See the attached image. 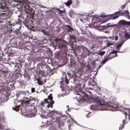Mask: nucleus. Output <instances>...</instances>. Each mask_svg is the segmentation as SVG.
Returning <instances> with one entry per match:
<instances>
[{
  "label": "nucleus",
  "mask_w": 130,
  "mask_h": 130,
  "mask_svg": "<svg viewBox=\"0 0 130 130\" xmlns=\"http://www.w3.org/2000/svg\"><path fill=\"white\" fill-rule=\"evenodd\" d=\"M78 85L74 89V93L77 95H79L80 100L83 101L87 100L90 103L94 102L96 103L95 105H92L90 108L92 110H107L109 109L113 111L118 110V104L116 102H106L103 99L98 97L94 99L93 98H89L88 95L82 89L79 88L80 87H84L85 84L83 83H79Z\"/></svg>",
  "instance_id": "nucleus-1"
},
{
  "label": "nucleus",
  "mask_w": 130,
  "mask_h": 130,
  "mask_svg": "<svg viewBox=\"0 0 130 130\" xmlns=\"http://www.w3.org/2000/svg\"><path fill=\"white\" fill-rule=\"evenodd\" d=\"M58 111L53 110L50 111L48 113V115H50L48 116V117L52 119L51 121V123H50V122H48V121H47V124H45L44 125L46 126H49L50 128L49 130L53 129L56 130L59 127V126L58 125L59 124H60V118L62 117H64L65 116L64 115L62 116V114L60 113V116H59V115H58V116L55 117L54 113L58 114Z\"/></svg>",
  "instance_id": "nucleus-2"
},
{
  "label": "nucleus",
  "mask_w": 130,
  "mask_h": 130,
  "mask_svg": "<svg viewBox=\"0 0 130 130\" xmlns=\"http://www.w3.org/2000/svg\"><path fill=\"white\" fill-rule=\"evenodd\" d=\"M55 40L57 45L61 51L56 52L54 54V57H67L66 51L68 50L67 42L61 39H56Z\"/></svg>",
  "instance_id": "nucleus-3"
},
{
  "label": "nucleus",
  "mask_w": 130,
  "mask_h": 130,
  "mask_svg": "<svg viewBox=\"0 0 130 130\" xmlns=\"http://www.w3.org/2000/svg\"><path fill=\"white\" fill-rule=\"evenodd\" d=\"M53 98L52 94H50L48 96V98L44 99V101L41 102L40 103L39 108H41L42 107H43L46 106L47 108L51 107L52 108L53 105L54 104V102L52 101Z\"/></svg>",
  "instance_id": "nucleus-4"
},
{
  "label": "nucleus",
  "mask_w": 130,
  "mask_h": 130,
  "mask_svg": "<svg viewBox=\"0 0 130 130\" xmlns=\"http://www.w3.org/2000/svg\"><path fill=\"white\" fill-rule=\"evenodd\" d=\"M0 8H1V10L2 12V14H3L4 16H9V15L10 14L9 10L5 6V4L4 3H1Z\"/></svg>",
  "instance_id": "nucleus-5"
},
{
  "label": "nucleus",
  "mask_w": 130,
  "mask_h": 130,
  "mask_svg": "<svg viewBox=\"0 0 130 130\" xmlns=\"http://www.w3.org/2000/svg\"><path fill=\"white\" fill-rule=\"evenodd\" d=\"M25 25L28 28H35L36 27L33 23V21L30 19H26L23 22Z\"/></svg>",
  "instance_id": "nucleus-6"
},
{
  "label": "nucleus",
  "mask_w": 130,
  "mask_h": 130,
  "mask_svg": "<svg viewBox=\"0 0 130 130\" xmlns=\"http://www.w3.org/2000/svg\"><path fill=\"white\" fill-rule=\"evenodd\" d=\"M120 110L123 114H125L126 117L128 116L129 119L130 120V109L126 108H122Z\"/></svg>",
  "instance_id": "nucleus-7"
},
{
  "label": "nucleus",
  "mask_w": 130,
  "mask_h": 130,
  "mask_svg": "<svg viewBox=\"0 0 130 130\" xmlns=\"http://www.w3.org/2000/svg\"><path fill=\"white\" fill-rule=\"evenodd\" d=\"M33 54L35 56H37V57H40L42 56V54H45L43 50L42 49H39L37 50V51H35Z\"/></svg>",
  "instance_id": "nucleus-8"
},
{
  "label": "nucleus",
  "mask_w": 130,
  "mask_h": 130,
  "mask_svg": "<svg viewBox=\"0 0 130 130\" xmlns=\"http://www.w3.org/2000/svg\"><path fill=\"white\" fill-rule=\"evenodd\" d=\"M25 9L26 10V12L28 13H32V9L31 7H29V4H26L24 5H23Z\"/></svg>",
  "instance_id": "nucleus-9"
},
{
  "label": "nucleus",
  "mask_w": 130,
  "mask_h": 130,
  "mask_svg": "<svg viewBox=\"0 0 130 130\" xmlns=\"http://www.w3.org/2000/svg\"><path fill=\"white\" fill-rule=\"evenodd\" d=\"M24 102L25 103V105L26 106L28 105L29 106L30 105L31 106H32L33 104H34L35 102L34 101L32 100L31 99L29 100H24Z\"/></svg>",
  "instance_id": "nucleus-10"
},
{
  "label": "nucleus",
  "mask_w": 130,
  "mask_h": 130,
  "mask_svg": "<svg viewBox=\"0 0 130 130\" xmlns=\"http://www.w3.org/2000/svg\"><path fill=\"white\" fill-rule=\"evenodd\" d=\"M113 14H111L109 15H105L103 14H101L100 15V17L102 18H104L107 17H110V18L108 19V20H110V19H112V20H115L118 18L119 17V16H115L113 18L111 17L113 16Z\"/></svg>",
  "instance_id": "nucleus-11"
},
{
  "label": "nucleus",
  "mask_w": 130,
  "mask_h": 130,
  "mask_svg": "<svg viewBox=\"0 0 130 130\" xmlns=\"http://www.w3.org/2000/svg\"><path fill=\"white\" fill-rule=\"evenodd\" d=\"M22 101L20 100L17 103V106H15V107L14 108H13V107H12L13 109L15 110L16 111H18L19 110V107L20 105L22 104Z\"/></svg>",
  "instance_id": "nucleus-12"
},
{
  "label": "nucleus",
  "mask_w": 130,
  "mask_h": 130,
  "mask_svg": "<svg viewBox=\"0 0 130 130\" xmlns=\"http://www.w3.org/2000/svg\"><path fill=\"white\" fill-rule=\"evenodd\" d=\"M120 24L123 25H130V22L126 21L124 20H121L119 21Z\"/></svg>",
  "instance_id": "nucleus-13"
},
{
  "label": "nucleus",
  "mask_w": 130,
  "mask_h": 130,
  "mask_svg": "<svg viewBox=\"0 0 130 130\" xmlns=\"http://www.w3.org/2000/svg\"><path fill=\"white\" fill-rule=\"evenodd\" d=\"M45 56L46 57H52L53 55L52 51L51 50L47 51L45 52Z\"/></svg>",
  "instance_id": "nucleus-14"
},
{
  "label": "nucleus",
  "mask_w": 130,
  "mask_h": 130,
  "mask_svg": "<svg viewBox=\"0 0 130 130\" xmlns=\"http://www.w3.org/2000/svg\"><path fill=\"white\" fill-rule=\"evenodd\" d=\"M78 78V77L77 76H76L75 74H73L71 76L70 79L73 80L74 82H76Z\"/></svg>",
  "instance_id": "nucleus-15"
},
{
  "label": "nucleus",
  "mask_w": 130,
  "mask_h": 130,
  "mask_svg": "<svg viewBox=\"0 0 130 130\" xmlns=\"http://www.w3.org/2000/svg\"><path fill=\"white\" fill-rule=\"evenodd\" d=\"M91 85H92V86L94 87L92 88H89V89H92L94 90H95L97 89V85L96 83L94 81H92V83H91Z\"/></svg>",
  "instance_id": "nucleus-16"
},
{
  "label": "nucleus",
  "mask_w": 130,
  "mask_h": 130,
  "mask_svg": "<svg viewBox=\"0 0 130 130\" xmlns=\"http://www.w3.org/2000/svg\"><path fill=\"white\" fill-rule=\"evenodd\" d=\"M10 30L11 32V34L13 36L16 34L18 35L20 33L19 30L18 29L16 30H14L15 31L12 30L11 29Z\"/></svg>",
  "instance_id": "nucleus-17"
},
{
  "label": "nucleus",
  "mask_w": 130,
  "mask_h": 130,
  "mask_svg": "<svg viewBox=\"0 0 130 130\" xmlns=\"http://www.w3.org/2000/svg\"><path fill=\"white\" fill-rule=\"evenodd\" d=\"M83 68H85L86 69V71L87 72H90L91 69L90 66V65L87 64L86 66H85Z\"/></svg>",
  "instance_id": "nucleus-18"
},
{
  "label": "nucleus",
  "mask_w": 130,
  "mask_h": 130,
  "mask_svg": "<svg viewBox=\"0 0 130 130\" xmlns=\"http://www.w3.org/2000/svg\"><path fill=\"white\" fill-rule=\"evenodd\" d=\"M0 122H4L5 120V118L3 114L2 113H0Z\"/></svg>",
  "instance_id": "nucleus-19"
},
{
  "label": "nucleus",
  "mask_w": 130,
  "mask_h": 130,
  "mask_svg": "<svg viewBox=\"0 0 130 130\" xmlns=\"http://www.w3.org/2000/svg\"><path fill=\"white\" fill-rule=\"evenodd\" d=\"M112 58V57H106L101 62V63L104 64L107 61L111 59Z\"/></svg>",
  "instance_id": "nucleus-20"
},
{
  "label": "nucleus",
  "mask_w": 130,
  "mask_h": 130,
  "mask_svg": "<svg viewBox=\"0 0 130 130\" xmlns=\"http://www.w3.org/2000/svg\"><path fill=\"white\" fill-rule=\"evenodd\" d=\"M72 3V1L71 0H69L66 3H64V4L67 6H69Z\"/></svg>",
  "instance_id": "nucleus-21"
},
{
  "label": "nucleus",
  "mask_w": 130,
  "mask_h": 130,
  "mask_svg": "<svg viewBox=\"0 0 130 130\" xmlns=\"http://www.w3.org/2000/svg\"><path fill=\"white\" fill-rule=\"evenodd\" d=\"M0 130H8L7 128V127L4 126L3 125H0Z\"/></svg>",
  "instance_id": "nucleus-22"
},
{
  "label": "nucleus",
  "mask_w": 130,
  "mask_h": 130,
  "mask_svg": "<svg viewBox=\"0 0 130 130\" xmlns=\"http://www.w3.org/2000/svg\"><path fill=\"white\" fill-rule=\"evenodd\" d=\"M6 34L7 36L9 37H11L13 36L11 34V32L10 30L9 31H8L6 33Z\"/></svg>",
  "instance_id": "nucleus-23"
},
{
  "label": "nucleus",
  "mask_w": 130,
  "mask_h": 130,
  "mask_svg": "<svg viewBox=\"0 0 130 130\" xmlns=\"http://www.w3.org/2000/svg\"><path fill=\"white\" fill-rule=\"evenodd\" d=\"M66 26L68 28V32H69L70 31L69 30H73V29L72 27H71L70 25H66Z\"/></svg>",
  "instance_id": "nucleus-24"
},
{
  "label": "nucleus",
  "mask_w": 130,
  "mask_h": 130,
  "mask_svg": "<svg viewBox=\"0 0 130 130\" xmlns=\"http://www.w3.org/2000/svg\"><path fill=\"white\" fill-rule=\"evenodd\" d=\"M124 37L125 38L127 39L130 38V35L128 34V33H125L124 35Z\"/></svg>",
  "instance_id": "nucleus-25"
},
{
  "label": "nucleus",
  "mask_w": 130,
  "mask_h": 130,
  "mask_svg": "<svg viewBox=\"0 0 130 130\" xmlns=\"http://www.w3.org/2000/svg\"><path fill=\"white\" fill-rule=\"evenodd\" d=\"M123 124L121 126V128L120 129L121 127H120L119 128V130H121L124 127V126L125 124L126 123L125 122V121H124V120H123Z\"/></svg>",
  "instance_id": "nucleus-26"
},
{
  "label": "nucleus",
  "mask_w": 130,
  "mask_h": 130,
  "mask_svg": "<svg viewBox=\"0 0 130 130\" xmlns=\"http://www.w3.org/2000/svg\"><path fill=\"white\" fill-rule=\"evenodd\" d=\"M117 51H113L110 54H115V55L114 56H113V57H116V56H117Z\"/></svg>",
  "instance_id": "nucleus-27"
},
{
  "label": "nucleus",
  "mask_w": 130,
  "mask_h": 130,
  "mask_svg": "<svg viewBox=\"0 0 130 130\" xmlns=\"http://www.w3.org/2000/svg\"><path fill=\"white\" fill-rule=\"evenodd\" d=\"M105 51H102L99 52L98 53V54L100 55L101 56H102L105 53Z\"/></svg>",
  "instance_id": "nucleus-28"
},
{
  "label": "nucleus",
  "mask_w": 130,
  "mask_h": 130,
  "mask_svg": "<svg viewBox=\"0 0 130 130\" xmlns=\"http://www.w3.org/2000/svg\"><path fill=\"white\" fill-rule=\"evenodd\" d=\"M73 12L72 10H71L69 11V15L71 17L73 15Z\"/></svg>",
  "instance_id": "nucleus-29"
},
{
  "label": "nucleus",
  "mask_w": 130,
  "mask_h": 130,
  "mask_svg": "<svg viewBox=\"0 0 130 130\" xmlns=\"http://www.w3.org/2000/svg\"><path fill=\"white\" fill-rule=\"evenodd\" d=\"M123 44V43H120L118 44L117 45V46L116 47V49H118V48H119L121 47V46H122V45Z\"/></svg>",
  "instance_id": "nucleus-30"
},
{
  "label": "nucleus",
  "mask_w": 130,
  "mask_h": 130,
  "mask_svg": "<svg viewBox=\"0 0 130 130\" xmlns=\"http://www.w3.org/2000/svg\"><path fill=\"white\" fill-rule=\"evenodd\" d=\"M38 83L39 85H41L42 84V82L39 79L37 80Z\"/></svg>",
  "instance_id": "nucleus-31"
},
{
  "label": "nucleus",
  "mask_w": 130,
  "mask_h": 130,
  "mask_svg": "<svg viewBox=\"0 0 130 130\" xmlns=\"http://www.w3.org/2000/svg\"><path fill=\"white\" fill-rule=\"evenodd\" d=\"M59 11L60 12L59 13V14L60 15H62V13H65V11L63 10H59Z\"/></svg>",
  "instance_id": "nucleus-32"
},
{
  "label": "nucleus",
  "mask_w": 130,
  "mask_h": 130,
  "mask_svg": "<svg viewBox=\"0 0 130 130\" xmlns=\"http://www.w3.org/2000/svg\"><path fill=\"white\" fill-rule=\"evenodd\" d=\"M114 45V44L112 43H110L109 42H108L107 43V45L106 46V47L109 46L111 45Z\"/></svg>",
  "instance_id": "nucleus-33"
},
{
  "label": "nucleus",
  "mask_w": 130,
  "mask_h": 130,
  "mask_svg": "<svg viewBox=\"0 0 130 130\" xmlns=\"http://www.w3.org/2000/svg\"><path fill=\"white\" fill-rule=\"evenodd\" d=\"M22 22V21L20 19H19L18 21L16 22V24H20Z\"/></svg>",
  "instance_id": "nucleus-34"
},
{
  "label": "nucleus",
  "mask_w": 130,
  "mask_h": 130,
  "mask_svg": "<svg viewBox=\"0 0 130 130\" xmlns=\"http://www.w3.org/2000/svg\"><path fill=\"white\" fill-rule=\"evenodd\" d=\"M40 111L41 112V114H44L45 112V111L42 108L40 110Z\"/></svg>",
  "instance_id": "nucleus-35"
},
{
  "label": "nucleus",
  "mask_w": 130,
  "mask_h": 130,
  "mask_svg": "<svg viewBox=\"0 0 130 130\" xmlns=\"http://www.w3.org/2000/svg\"><path fill=\"white\" fill-rule=\"evenodd\" d=\"M85 53L86 54V55L85 56V57H87V56H90L89 55L90 54L88 52H87V53Z\"/></svg>",
  "instance_id": "nucleus-36"
},
{
  "label": "nucleus",
  "mask_w": 130,
  "mask_h": 130,
  "mask_svg": "<svg viewBox=\"0 0 130 130\" xmlns=\"http://www.w3.org/2000/svg\"><path fill=\"white\" fill-rule=\"evenodd\" d=\"M114 37L112 36V37H109V38L110 39V40H113L114 39Z\"/></svg>",
  "instance_id": "nucleus-37"
},
{
  "label": "nucleus",
  "mask_w": 130,
  "mask_h": 130,
  "mask_svg": "<svg viewBox=\"0 0 130 130\" xmlns=\"http://www.w3.org/2000/svg\"><path fill=\"white\" fill-rule=\"evenodd\" d=\"M103 27H104L103 28H107L109 27V26L108 25H104L103 26Z\"/></svg>",
  "instance_id": "nucleus-38"
},
{
  "label": "nucleus",
  "mask_w": 130,
  "mask_h": 130,
  "mask_svg": "<svg viewBox=\"0 0 130 130\" xmlns=\"http://www.w3.org/2000/svg\"><path fill=\"white\" fill-rule=\"evenodd\" d=\"M96 60H94L92 62V64L93 65L95 66V61Z\"/></svg>",
  "instance_id": "nucleus-39"
},
{
  "label": "nucleus",
  "mask_w": 130,
  "mask_h": 130,
  "mask_svg": "<svg viewBox=\"0 0 130 130\" xmlns=\"http://www.w3.org/2000/svg\"><path fill=\"white\" fill-rule=\"evenodd\" d=\"M31 90L32 92H34L35 91V88H31Z\"/></svg>",
  "instance_id": "nucleus-40"
},
{
  "label": "nucleus",
  "mask_w": 130,
  "mask_h": 130,
  "mask_svg": "<svg viewBox=\"0 0 130 130\" xmlns=\"http://www.w3.org/2000/svg\"><path fill=\"white\" fill-rule=\"evenodd\" d=\"M8 24L9 25V26L10 27H11V28H12V27L11 26L12 25H13H13L12 24H11L10 22H8Z\"/></svg>",
  "instance_id": "nucleus-41"
},
{
  "label": "nucleus",
  "mask_w": 130,
  "mask_h": 130,
  "mask_svg": "<svg viewBox=\"0 0 130 130\" xmlns=\"http://www.w3.org/2000/svg\"><path fill=\"white\" fill-rule=\"evenodd\" d=\"M125 6H126V5L125 4V5H123L121 6L122 9H123L124 8H125Z\"/></svg>",
  "instance_id": "nucleus-42"
},
{
  "label": "nucleus",
  "mask_w": 130,
  "mask_h": 130,
  "mask_svg": "<svg viewBox=\"0 0 130 130\" xmlns=\"http://www.w3.org/2000/svg\"><path fill=\"white\" fill-rule=\"evenodd\" d=\"M68 80L67 78H66L65 79V82H66L67 84L68 83Z\"/></svg>",
  "instance_id": "nucleus-43"
},
{
  "label": "nucleus",
  "mask_w": 130,
  "mask_h": 130,
  "mask_svg": "<svg viewBox=\"0 0 130 130\" xmlns=\"http://www.w3.org/2000/svg\"><path fill=\"white\" fill-rule=\"evenodd\" d=\"M115 38V39L116 41H117L118 40V37L117 36H116L115 37H114Z\"/></svg>",
  "instance_id": "nucleus-44"
},
{
  "label": "nucleus",
  "mask_w": 130,
  "mask_h": 130,
  "mask_svg": "<svg viewBox=\"0 0 130 130\" xmlns=\"http://www.w3.org/2000/svg\"><path fill=\"white\" fill-rule=\"evenodd\" d=\"M100 64L98 68V69H99L100 68L103 66V64Z\"/></svg>",
  "instance_id": "nucleus-45"
},
{
  "label": "nucleus",
  "mask_w": 130,
  "mask_h": 130,
  "mask_svg": "<svg viewBox=\"0 0 130 130\" xmlns=\"http://www.w3.org/2000/svg\"><path fill=\"white\" fill-rule=\"evenodd\" d=\"M121 11V10H120V11H118L116 12H115L116 14H117V13H120V12Z\"/></svg>",
  "instance_id": "nucleus-46"
},
{
  "label": "nucleus",
  "mask_w": 130,
  "mask_h": 130,
  "mask_svg": "<svg viewBox=\"0 0 130 130\" xmlns=\"http://www.w3.org/2000/svg\"><path fill=\"white\" fill-rule=\"evenodd\" d=\"M36 115L35 114H33L31 116V117H35L36 116Z\"/></svg>",
  "instance_id": "nucleus-47"
},
{
  "label": "nucleus",
  "mask_w": 130,
  "mask_h": 130,
  "mask_svg": "<svg viewBox=\"0 0 130 130\" xmlns=\"http://www.w3.org/2000/svg\"><path fill=\"white\" fill-rule=\"evenodd\" d=\"M104 32L106 33H107V34L109 32L108 31H105Z\"/></svg>",
  "instance_id": "nucleus-48"
},
{
  "label": "nucleus",
  "mask_w": 130,
  "mask_h": 130,
  "mask_svg": "<svg viewBox=\"0 0 130 130\" xmlns=\"http://www.w3.org/2000/svg\"><path fill=\"white\" fill-rule=\"evenodd\" d=\"M89 113L86 115V116L87 117H89L88 116Z\"/></svg>",
  "instance_id": "nucleus-49"
},
{
  "label": "nucleus",
  "mask_w": 130,
  "mask_h": 130,
  "mask_svg": "<svg viewBox=\"0 0 130 130\" xmlns=\"http://www.w3.org/2000/svg\"><path fill=\"white\" fill-rule=\"evenodd\" d=\"M72 120L75 123H76V124L77 125H78V124L76 123V121H74V120H73L72 119Z\"/></svg>",
  "instance_id": "nucleus-50"
},
{
  "label": "nucleus",
  "mask_w": 130,
  "mask_h": 130,
  "mask_svg": "<svg viewBox=\"0 0 130 130\" xmlns=\"http://www.w3.org/2000/svg\"><path fill=\"white\" fill-rule=\"evenodd\" d=\"M67 75H68V76H70L71 74L70 73H67Z\"/></svg>",
  "instance_id": "nucleus-51"
},
{
  "label": "nucleus",
  "mask_w": 130,
  "mask_h": 130,
  "mask_svg": "<svg viewBox=\"0 0 130 130\" xmlns=\"http://www.w3.org/2000/svg\"><path fill=\"white\" fill-rule=\"evenodd\" d=\"M99 38L100 39H101L103 38V37H99Z\"/></svg>",
  "instance_id": "nucleus-52"
},
{
  "label": "nucleus",
  "mask_w": 130,
  "mask_h": 130,
  "mask_svg": "<svg viewBox=\"0 0 130 130\" xmlns=\"http://www.w3.org/2000/svg\"><path fill=\"white\" fill-rule=\"evenodd\" d=\"M126 12L127 13H129L128 11V10H126Z\"/></svg>",
  "instance_id": "nucleus-53"
},
{
  "label": "nucleus",
  "mask_w": 130,
  "mask_h": 130,
  "mask_svg": "<svg viewBox=\"0 0 130 130\" xmlns=\"http://www.w3.org/2000/svg\"><path fill=\"white\" fill-rule=\"evenodd\" d=\"M80 21H83V20H82L81 19H80Z\"/></svg>",
  "instance_id": "nucleus-54"
},
{
  "label": "nucleus",
  "mask_w": 130,
  "mask_h": 130,
  "mask_svg": "<svg viewBox=\"0 0 130 130\" xmlns=\"http://www.w3.org/2000/svg\"><path fill=\"white\" fill-rule=\"evenodd\" d=\"M24 0V1H26V2H27V0Z\"/></svg>",
  "instance_id": "nucleus-55"
},
{
  "label": "nucleus",
  "mask_w": 130,
  "mask_h": 130,
  "mask_svg": "<svg viewBox=\"0 0 130 130\" xmlns=\"http://www.w3.org/2000/svg\"><path fill=\"white\" fill-rule=\"evenodd\" d=\"M89 92L90 93V94H91V93L90 92Z\"/></svg>",
  "instance_id": "nucleus-56"
},
{
  "label": "nucleus",
  "mask_w": 130,
  "mask_h": 130,
  "mask_svg": "<svg viewBox=\"0 0 130 130\" xmlns=\"http://www.w3.org/2000/svg\"><path fill=\"white\" fill-rule=\"evenodd\" d=\"M59 9H57V10H58Z\"/></svg>",
  "instance_id": "nucleus-57"
},
{
  "label": "nucleus",
  "mask_w": 130,
  "mask_h": 130,
  "mask_svg": "<svg viewBox=\"0 0 130 130\" xmlns=\"http://www.w3.org/2000/svg\"><path fill=\"white\" fill-rule=\"evenodd\" d=\"M124 13H125V12H124ZM124 12L123 13H122L123 14H124Z\"/></svg>",
  "instance_id": "nucleus-58"
},
{
  "label": "nucleus",
  "mask_w": 130,
  "mask_h": 130,
  "mask_svg": "<svg viewBox=\"0 0 130 130\" xmlns=\"http://www.w3.org/2000/svg\"><path fill=\"white\" fill-rule=\"evenodd\" d=\"M77 59H78V57H77Z\"/></svg>",
  "instance_id": "nucleus-59"
},
{
  "label": "nucleus",
  "mask_w": 130,
  "mask_h": 130,
  "mask_svg": "<svg viewBox=\"0 0 130 130\" xmlns=\"http://www.w3.org/2000/svg\"><path fill=\"white\" fill-rule=\"evenodd\" d=\"M121 15H123V14H121Z\"/></svg>",
  "instance_id": "nucleus-60"
},
{
  "label": "nucleus",
  "mask_w": 130,
  "mask_h": 130,
  "mask_svg": "<svg viewBox=\"0 0 130 130\" xmlns=\"http://www.w3.org/2000/svg\"><path fill=\"white\" fill-rule=\"evenodd\" d=\"M1 22V21L0 20V23Z\"/></svg>",
  "instance_id": "nucleus-61"
},
{
  "label": "nucleus",
  "mask_w": 130,
  "mask_h": 130,
  "mask_svg": "<svg viewBox=\"0 0 130 130\" xmlns=\"http://www.w3.org/2000/svg\"><path fill=\"white\" fill-rule=\"evenodd\" d=\"M36 110V109H34V110Z\"/></svg>",
  "instance_id": "nucleus-62"
},
{
  "label": "nucleus",
  "mask_w": 130,
  "mask_h": 130,
  "mask_svg": "<svg viewBox=\"0 0 130 130\" xmlns=\"http://www.w3.org/2000/svg\"><path fill=\"white\" fill-rule=\"evenodd\" d=\"M13 130H15V129H13Z\"/></svg>",
  "instance_id": "nucleus-63"
}]
</instances>
